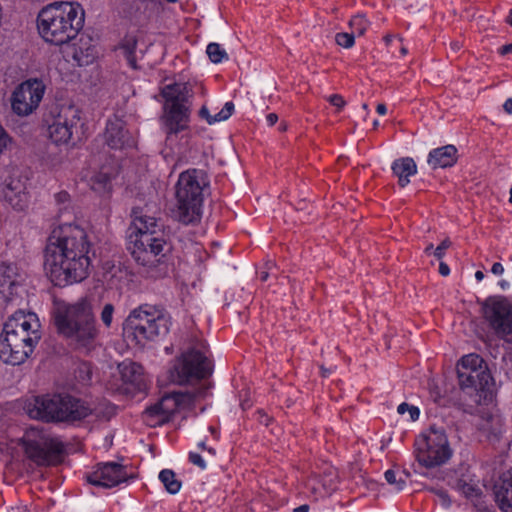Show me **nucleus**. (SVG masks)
Instances as JSON below:
<instances>
[{"instance_id":"nucleus-16","label":"nucleus","mask_w":512,"mask_h":512,"mask_svg":"<svg viewBox=\"0 0 512 512\" xmlns=\"http://www.w3.org/2000/svg\"><path fill=\"white\" fill-rule=\"evenodd\" d=\"M484 319L498 337L512 334V303L503 296L487 298L482 305Z\"/></svg>"},{"instance_id":"nucleus-9","label":"nucleus","mask_w":512,"mask_h":512,"mask_svg":"<svg viewBox=\"0 0 512 512\" xmlns=\"http://www.w3.org/2000/svg\"><path fill=\"white\" fill-rule=\"evenodd\" d=\"M19 445L25 457L38 467L56 466L63 461V441L43 427L27 428L19 440Z\"/></svg>"},{"instance_id":"nucleus-7","label":"nucleus","mask_w":512,"mask_h":512,"mask_svg":"<svg viewBox=\"0 0 512 512\" xmlns=\"http://www.w3.org/2000/svg\"><path fill=\"white\" fill-rule=\"evenodd\" d=\"M171 324V317L163 308L145 304L130 312L123 333L134 345L144 346L148 341L166 336Z\"/></svg>"},{"instance_id":"nucleus-42","label":"nucleus","mask_w":512,"mask_h":512,"mask_svg":"<svg viewBox=\"0 0 512 512\" xmlns=\"http://www.w3.org/2000/svg\"><path fill=\"white\" fill-rule=\"evenodd\" d=\"M451 246V241L447 238L444 239L434 250V256L441 260L444 257L445 250Z\"/></svg>"},{"instance_id":"nucleus-6","label":"nucleus","mask_w":512,"mask_h":512,"mask_svg":"<svg viewBox=\"0 0 512 512\" xmlns=\"http://www.w3.org/2000/svg\"><path fill=\"white\" fill-rule=\"evenodd\" d=\"M30 418L47 423H73L92 414L83 400L67 393L37 396L26 405Z\"/></svg>"},{"instance_id":"nucleus-50","label":"nucleus","mask_w":512,"mask_h":512,"mask_svg":"<svg viewBox=\"0 0 512 512\" xmlns=\"http://www.w3.org/2000/svg\"><path fill=\"white\" fill-rule=\"evenodd\" d=\"M194 465H197L202 469L205 468V462L202 456L194 453Z\"/></svg>"},{"instance_id":"nucleus-46","label":"nucleus","mask_w":512,"mask_h":512,"mask_svg":"<svg viewBox=\"0 0 512 512\" xmlns=\"http://www.w3.org/2000/svg\"><path fill=\"white\" fill-rule=\"evenodd\" d=\"M256 414L258 422L264 426H268L272 420L263 410H258Z\"/></svg>"},{"instance_id":"nucleus-22","label":"nucleus","mask_w":512,"mask_h":512,"mask_svg":"<svg viewBox=\"0 0 512 512\" xmlns=\"http://www.w3.org/2000/svg\"><path fill=\"white\" fill-rule=\"evenodd\" d=\"M477 430L480 441L495 445L504 432V421L500 415L483 413L477 423Z\"/></svg>"},{"instance_id":"nucleus-26","label":"nucleus","mask_w":512,"mask_h":512,"mask_svg":"<svg viewBox=\"0 0 512 512\" xmlns=\"http://www.w3.org/2000/svg\"><path fill=\"white\" fill-rule=\"evenodd\" d=\"M458 159L457 148L448 144L439 148H435L429 152L428 164L433 168L452 167Z\"/></svg>"},{"instance_id":"nucleus-13","label":"nucleus","mask_w":512,"mask_h":512,"mask_svg":"<svg viewBox=\"0 0 512 512\" xmlns=\"http://www.w3.org/2000/svg\"><path fill=\"white\" fill-rule=\"evenodd\" d=\"M214 360L207 341L194 331V402L211 395Z\"/></svg>"},{"instance_id":"nucleus-33","label":"nucleus","mask_w":512,"mask_h":512,"mask_svg":"<svg viewBox=\"0 0 512 512\" xmlns=\"http://www.w3.org/2000/svg\"><path fill=\"white\" fill-rule=\"evenodd\" d=\"M370 22L365 18L364 15L359 14L354 17L349 22V26L354 32V35L362 36L367 28L369 27Z\"/></svg>"},{"instance_id":"nucleus-58","label":"nucleus","mask_w":512,"mask_h":512,"mask_svg":"<svg viewBox=\"0 0 512 512\" xmlns=\"http://www.w3.org/2000/svg\"><path fill=\"white\" fill-rule=\"evenodd\" d=\"M475 278L478 280V281H481L483 278H484V273L480 270L476 271L475 273Z\"/></svg>"},{"instance_id":"nucleus-64","label":"nucleus","mask_w":512,"mask_h":512,"mask_svg":"<svg viewBox=\"0 0 512 512\" xmlns=\"http://www.w3.org/2000/svg\"><path fill=\"white\" fill-rule=\"evenodd\" d=\"M479 512H495L494 510H490V509H487V508H483V509H479Z\"/></svg>"},{"instance_id":"nucleus-8","label":"nucleus","mask_w":512,"mask_h":512,"mask_svg":"<svg viewBox=\"0 0 512 512\" xmlns=\"http://www.w3.org/2000/svg\"><path fill=\"white\" fill-rule=\"evenodd\" d=\"M457 377L460 389L475 404L492 401L495 387L494 379L487 363L478 354H468L457 364Z\"/></svg>"},{"instance_id":"nucleus-35","label":"nucleus","mask_w":512,"mask_h":512,"mask_svg":"<svg viewBox=\"0 0 512 512\" xmlns=\"http://www.w3.org/2000/svg\"><path fill=\"white\" fill-rule=\"evenodd\" d=\"M384 477L387 483L394 485L397 491L403 490L406 486V480L401 476L397 477L396 472L392 469L387 470L384 474Z\"/></svg>"},{"instance_id":"nucleus-57","label":"nucleus","mask_w":512,"mask_h":512,"mask_svg":"<svg viewBox=\"0 0 512 512\" xmlns=\"http://www.w3.org/2000/svg\"><path fill=\"white\" fill-rule=\"evenodd\" d=\"M462 47L461 43L458 42V41H455V42H452L451 43V49L456 52L458 51L460 48Z\"/></svg>"},{"instance_id":"nucleus-62","label":"nucleus","mask_w":512,"mask_h":512,"mask_svg":"<svg viewBox=\"0 0 512 512\" xmlns=\"http://www.w3.org/2000/svg\"><path fill=\"white\" fill-rule=\"evenodd\" d=\"M275 267V264L273 262H267L266 263V268H267V271L269 272L272 268Z\"/></svg>"},{"instance_id":"nucleus-60","label":"nucleus","mask_w":512,"mask_h":512,"mask_svg":"<svg viewBox=\"0 0 512 512\" xmlns=\"http://www.w3.org/2000/svg\"><path fill=\"white\" fill-rule=\"evenodd\" d=\"M268 277H269V272L268 271H263L261 273V277L260 278H261L262 281H266L268 279Z\"/></svg>"},{"instance_id":"nucleus-37","label":"nucleus","mask_w":512,"mask_h":512,"mask_svg":"<svg viewBox=\"0 0 512 512\" xmlns=\"http://www.w3.org/2000/svg\"><path fill=\"white\" fill-rule=\"evenodd\" d=\"M336 43L344 48H350L354 45L355 35L351 33H337L335 36Z\"/></svg>"},{"instance_id":"nucleus-20","label":"nucleus","mask_w":512,"mask_h":512,"mask_svg":"<svg viewBox=\"0 0 512 512\" xmlns=\"http://www.w3.org/2000/svg\"><path fill=\"white\" fill-rule=\"evenodd\" d=\"M129 478L126 467L116 462L99 463L94 471L86 475L89 484L106 489L116 487Z\"/></svg>"},{"instance_id":"nucleus-28","label":"nucleus","mask_w":512,"mask_h":512,"mask_svg":"<svg viewBox=\"0 0 512 512\" xmlns=\"http://www.w3.org/2000/svg\"><path fill=\"white\" fill-rule=\"evenodd\" d=\"M234 112V104L233 102L229 101L226 102L224 107L221 109L220 112L212 116L209 113L208 108L206 105H203L200 110L198 111V116L200 119L205 120L208 124H214L216 122L225 121L227 120Z\"/></svg>"},{"instance_id":"nucleus-27","label":"nucleus","mask_w":512,"mask_h":512,"mask_svg":"<svg viewBox=\"0 0 512 512\" xmlns=\"http://www.w3.org/2000/svg\"><path fill=\"white\" fill-rule=\"evenodd\" d=\"M392 171L398 177V183L401 187H405L409 182V176L415 175L417 166L415 161L410 157L396 159L392 164Z\"/></svg>"},{"instance_id":"nucleus-56","label":"nucleus","mask_w":512,"mask_h":512,"mask_svg":"<svg viewBox=\"0 0 512 512\" xmlns=\"http://www.w3.org/2000/svg\"><path fill=\"white\" fill-rule=\"evenodd\" d=\"M376 111L380 115H384L386 113V111H387V108H386L385 104L380 103V104L377 105Z\"/></svg>"},{"instance_id":"nucleus-14","label":"nucleus","mask_w":512,"mask_h":512,"mask_svg":"<svg viewBox=\"0 0 512 512\" xmlns=\"http://www.w3.org/2000/svg\"><path fill=\"white\" fill-rule=\"evenodd\" d=\"M195 158L197 161H194V226L204 214L205 202L208 203V209L211 204L208 170L214 160L212 147L203 148L199 155H194Z\"/></svg>"},{"instance_id":"nucleus-51","label":"nucleus","mask_w":512,"mask_h":512,"mask_svg":"<svg viewBox=\"0 0 512 512\" xmlns=\"http://www.w3.org/2000/svg\"><path fill=\"white\" fill-rule=\"evenodd\" d=\"M266 119H267L268 124L270 126H273V125H275L277 123L278 116L275 113H270V114L267 115Z\"/></svg>"},{"instance_id":"nucleus-43","label":"nucleus","mask_w":512,"mask_h":512,"mask_svg":"<svg viewBox=\"0 0 512 512\" xmlns=\"http://www.w3.org/2000/svg\"><path fill=\"white\" fill-rule=\"evenodd\" d=\"M194 256H197V261L204 262L209 258L208 252L203 248L202 244L194 242Z\"/></svg>"},{"instance_id":"nucleus-24","label":"nucleus","mask_w":512,"mask_h":512,"mask_svg":"<svg viewBox=\"0 0 512 512\" xmlns=\"http://www.w3.org/2000/svg\"><path fill=\"white\" fill-rule=\"evenodd\" d=\"M20 278L16 264H0V301L7 302L11 300L16 287L20 284Z\"/></svg>"},{"instance_id":"nucleus-38","label":"nucleus","mask_w":512,"mask_h":512,"mask_svg":"<svg viewBox=\"0 0 512 512\" xmlns=\"http://www.w3.org/2000/svg\"><path fill=\"white\" fill-rule=\"evenodd\" d=\"M114 314V306L111 303H107L104 305L102 312H101V321L106 327H110L112 324Z\"/></svg>"},{"instance_id":"nucleus-18","label":"nucleus","mask_w":512,"mask_h":512,"mask_svg":"<svg viewBox=\"0 0 512 512\" xmlns=\"http://www.w3.org/2000/svg\"><path fill=\"white\" fill-rule=\"evenodd\" d=\"M192 172L187 169L180 173L175 185L174 201L169 206L172 219L189 225L192 223Z\"/></svg>"},{"instance_id":"nucleus-40","label":"nucleus","mask_w":512,"mask_h":512,"mask_svg":"<svg viewBox=\"0 0 512 512\" xmlns=\"http://www.w3.org/2000/svg\"><path fill=\"white\" fill-rule=\"evenodd\" d=\"M397 411L399 414H404L406 411H408L410 418L413 421L417 420L420 414L419 409L416 406L409 405L405 402L398 406Z\"/></svg>"},{"instance_id":"nucleus-41","label":"nucleus","mask_w":512,"mask_h":512,"mask_svg":"<svg viewBox=\"0 0 512 512\" xmlns=\"http://www.w3.org/2000/svg\"><path fill=\"white\" fill-rule=\"evenodd\" d=\"M326 100L335 107L336 112L339 113L346 106L345 99L340 94H332L326 97Z\"/></svg>"},{"instance_id":"nucleus-5","label":"nucleus","mask_w":512,"mask_h":512,"mask_svg":"<svg viewBox=\"0 0 512 512\" xmlns=\"http://www.w3.org/2000/svg\"><path fill=\"white\" fill-rule=\"evenodd\" d=\"M53 320L57 333L75 349L89 351L94 346L98 330L91 305L87 301L57 303Z\"/></svg>"},{"instance_id":"nucleus-45","label":"nucleus","mask_w":512,"mask_h":512,"mask_svg":"<svg viewBox=\"0 0 512 512\" xmlns=\"http://www.w3.org/2000/svg\"><path fill=\"white\" fill-rule=\"evenodd\" d=\"M461 486L463 488L464 494L468 497L473 496V495H475V496L480 495V490L473 487L472 485L463 483Z\"/></svg>"},{"instance_id":"nucleus-59","label":"nucleus","mask_w":512,"mask_h":512,"mask_svg":"<svg viewBox=\"0 0 512 512\" xmlns=\"http://www.w3.org/2000/svg\"><path fill=\"white\" fill-rule=\"evenodd\" d=\"M499 286L502 288V289H506L509 287V283L506 281V280H501L499 282Z\"/></svg>"},{"instance_id":"nucleus-12","label":"nucleus","mask_w":512,"mask_h":512,"mask_svg":"<svg viewBox=\"0 0 512 512\" xmlns=\"http://www.w3.org/2000/svg\"><path fill=\"white\" fill-rule=\"evenodd\" d=\"M49 138L56 145L67 144L81 120L80 110L73 106H52L45 114Z\"/></svg>"},{"instance_id":"nucleus-10","label":"nucleus","mask_w":512,"mask_h":512,"mask_svg":"<svg viewBox=\"0 0 512 512\" xmlns=\"http://www.w3.org/2000/svg\"><path fill=\"white\" fill-rule=\"evenodd\" d=\"M163 98V121L167 133H178L187 128L189 122V85L172 83L161 88Z\"/></svg>"},{"instance_id":"nucleus-53","label":"nucleus","mask_w":512,"mask_h":512,"mask_svg":"<svg viewBox=\"0 0 512 512\" xmlns=\"http://www.w3.org/2000/svg\"><path fill=\"white\" fill-rule=\"evenodd\" d=\"M503 109L506 113L512 114V98H509L503 104Z\"/></svg>"},{"instance_id":"nucleus-30","label":"nucleus","mask_w":512,"mask_h":512,"mask_svg":"<svg viewBox=\"0 0 512 512\" xmlns=\"http://www.w3.org/2000/svg\"><path fill=\"white\" fill-rule=\"evenodd\" d=\"M159 480L170 494H176L181 488V481L176 478V474L170 469L160 471Z\"/></svg>"},{"instance_id":"nucleus-47","label":"nucleus","mask_w":512,"mask_h":512,"mask_svg":"<svg viewBox=\"0 0 512 512\" xmlns=\"http://www.w3.org/2000/svg\"><path fill=\"white\" fill-rule=\"evenodd\" d=\"M199 94L202 97L206 95V90L202 82H198L194 80V95Z\"/></svg>"},{"instance_id":"nucleus-55","label":"nucleus","mask_w":512,"mask_h":512,"mask_svg":"<svg viewBox=\"0 0 512 512\" xmlns=\"http://www.w3.org/2000/svg\"><path fill=\"white\" fill-rule=\"evenodd\" d=\"M309 505L307 504H303V505H300L299 507L295 508L294 509V512H309Z\"/></svg>"},{"instance_id":"nucleus-54","label":"nucleus","mask_w":512,"mask_h":512,"mask_svg":"<svg viewBox=\"0 0 512 512\" xmlns=\"http://www.w3.org/2000/svg\"><path fill=\"white\" fill-rule=\"evenodd\" d=\"M512 53V42L510 44L504 45L500 49V54L506 55Z\"/></svg>"},{"instance_id":"nucleus-15","label":"nucleus","mask_w":512,"mask_h":512,"mask_svg":"<svg viewBox=\"0 0 512 512\" xmlns=\"http://www.w3.org/2000/svg\"><path fill=\"white\" fill-rule=\"evenodd\" d=\"M192 403V394L186 391H173L159 402L148 407L142 414L143 421L150 427L161 426L170 421L172 415L182 406Z\"/></svg>"},{"instance_id":"nucleus-39","label":"nucleus","mask_w":512,"mask_h":512,"mask_svg":"<svg viewBox=\"0 0 512 512\" xmlns=\"http://www.w3.org/2000/svg\"><path fill=\"white\" fill-rule=\"evenodd\" d=\"M55 201L59 206H61L59 208V212L63 213V211H66L70 205V195L66 191H61L55 194Z\"/></svg>"},{"instance_id":"nucleus-34","label":"nucleus","mask_w":512,"mask_h":512,"mask_svg":"<svg viewBox=\"0 0 512 512\" xmlns=\"http://www.w3.org/2000/svg\"><path fill=\"white\" fill-rule=\"evenodd\" d=\"M206 53L213 63H220L222 62V60L228 59V54L226 53V51L222 49L220 45L217 43H210L207 46Z\"/></svg>"},{"instance_id":"nucleus-23","label":"nucleus","mask_w":512,"mask_h":512,"mask_svg":"<svg viewBox=\"0 0 512 512\" xmlns=\"http://www.w3.org/2000/svg\"><path fill=\"white\" fill-rule=\"evenodd\" d=\"M105 142L112 149H123L132 147L134 139L125 128L124 123L119 120H109L106 124Z\"/></svg>"},{"instance_id":"nucleus-31","label":"nucleus","mask_w":512,"mask_h":512,"mask_svg":"<svg viewBox=\"0 0 512 512\" xmlns=\"http://www.w3.org/2000/svg\"><path fill=\"white\" fill-rule=\"evenodd\" d=\"M72 57L79 66L88 65L94 60L95 51L90 44L85 48L77 46L73 49Z\"/></svg>"},{"instance_id":"nucleus-49","label":"nucleus","mask_w":512,"mask_h":512,"mask_svg":"<svg viewBox=\"0 0 512 512\" xmlns=\"http://www.w3.org/2000/svg\"><path fill=\"white\" fill-rule=\"evenodd\" d=\"M439 273L442 276H444V277L449 275L450 268H449V266L445 262H440V264H439Z\"/></svg>"},{"instance_id":"nucleus-1","label":"nucleus","mask_w":512,"mask_h":512,"mask_svg":"<svg viewBox=\"0 0 512 512\" xmlns=\"http://www.w3.org/2000/svg\"><path fill=\"white\" fill-rule=\"evenodd\" d=\"M86 231L74 224L55 228L45 248L44 267L55 286H67L87 278L91 259Z\"/></svg>"},{"instance_id":"nucleus-21","label":"nucleus","mask_w":512,"mask_h":512,"mask_svg":"<svg viewBox=\"0 0 512 512\" xmlns=\"http://www.w3.org/2000/svg\"><path fill=\"white\" fill-rule=\"evenodd\" d=\"M168 378L171 383L183 386L192 381V347H187L172 362L168 370Z\"/></svg>"},{"instance_id":"nucleus-44","label":"nucleus","mask_w":512,"mask_h":512,"mask_svg":"<svg viewBox=\"0 0 512 512\" xmlns=\"http://www.w3.org/2000/svg\"><path fill=\"white\" fill-rule=\"evenodd\" d=\"M10 137L5 131V129L0 125V153L4 151V149L7 147L8 143L10 142Z\"/></svg>"},{"instance_id":"nucleus-25","label":"nucleus","mask_w":512,"mask_h":512,"mask_svg":"<svg viewBox=\"0 0 512 512\" xmlns=\"http://www.w3.org/2000/svg\"><path fill=\"white\" fill-rule=\"evenodd\" d=\"M494 495L502 512H512V472L503 473L494 486Z\"/></svg>"},{"instance_id":"nucleus-3","label":"nucleus","mask_w":512,"mask_h":512,"mask_svg":"<svg viewBox=\"0 0 512 512\" xmlns=\"http://www.w3.org/2000/svg\"><path fill=\"white\" fill-rule=\"evenodd\" d=\"M40 328L35 313L15 312L4 323L0 334V359L11 365L25 362L41 339Z\"/></svg>"},{"instance_id":"nucleus-4","label":"nucleus","mask_w":512,"mask_h":512,"mask_svg":"<svg viewBox=\"0 0 512 512\" xmlns=\"http://www.w3.org/2000/svg\"><path fill=\"white\" fill-rule=\"evenodd\" d=\"M85 23V10L78 2H53L37 16L40 36L48 43L61 46L74 40Z\"/></svg>"},{"instance_id":"nucleus-61","label":"nucleus","mask_w":512,"mask_h":512,"mask_svg":"<svg viewBox=\"0 0 512 512\" xmlns=\"http://www.w3.org/2000/svg\"><path fill=\"white\" fill-rule=\"evenodd\" d=\"M321 372L323 377H327L328 374L330 373V370L326 369L324 366H321Z\"/></svg>"},{"instance_id":"nucleus-11","label":"nucleus","mask_w":512,"mask_h":512,"mask_svg":"<svg viewBox=\"0 0 512 512\" xmlns=\"http://www.w3.org/2000/svg\"><path fill=\"white\" fill-rule=\"evenodd\" d=\"M416 460L421 466L433 468L446 463L452 456L447 435L443 428L431 426L428 434L415 441Z\"/></svg>"},{"instance_id":"nucleus-63","label":"nucleus","mask_w":512,"mask_h":512,"mask_svg":"<svg viewBox=\"0 0 512 512\" xmlns=\"http://www.w3.org/2000/svg\"><path fill=\"white\" fill-rule=\"evenodd\" d=\"M507 23L512 26V9L509 12V15L507 17Z\"/></svg>"},{"instance_id":"nucleus-48","label":"nucleus","mask_w":512,"mask_h":512,"mask_svg":"<svg viewBox=\"0 0 512 512\" xmlns=\"http://www.w3.org/2000/svg\"><path fill=\"white\" fill-rule=\"evenodd\" d=\"M491 272L494 275H502L504 272V267L501 263L496 262L492 265Z\"/></svg>"},{"instance_id":"nucleus-36","label":"nucleus","mask_w":512,"mask_h":512,"mask_svg":"<svg viewBox=\"0 0 512 512\" xmlns=\"http://www.w3.org/2000/svg\"><path fill=\"white\" fill-rule=\"evenodd\" d=\"M428 491L435 494L438 497L440 504L444 508H449L451 506L452 501L446 490L442 488L430 487L428 488Z\"/></svg>"},{"instance_id":"nucleus-2","label":"nucleus","mask_w":512,"mask_h":512,"mask_svg":"<svg viewBox=\"0 0 512 512\" xmlns=\"http://www.w3.org/2000/svg\"><path fill=\"white\" fill-rule=\"evenodd\" d=\"M159 211L156 204L152 207H134L132 209V226L135 234L130 235L132 257L135 261L150 269L160 264L166 245L163 239V224L155 214Z\"/></svg>"},{"instance_id":"nucleus-19","label":"nucleus","mask_w":512,"mask_h":512,"mask_svg":"<svg viewBox=\"0 0 512 512\" xmlns=\"http://www.w3.org/2000/svg\"><path fill=\"white\" fill-rule=\"evenodd\" d=\"M27 177L13 170L1 188L2 199L16 211H24L29 204Z\"/></svg>"},{"instance_id":"nucleus-32","label":"nucleus","mask_w":512,"mask_h":512,"mask_svg":"<svg viewBox=\"0 0 512 512\" xmlns=\"http://www.w3.org/2000/svg\"><path fill=\"white\" fill-rule=\"evenodd\" d=\"M111 180L112 177L104 172H100L94 176L92 182V188L96 191H107L111 190Z\"/></svg>"},{"instance_id":"nucleus-29","label":"nucleus","mask_w":512,"mask_h":512,"mask_svg":"<svg viewBox=\"0 0 512 512\" xmlns=\"http://www.w3.org/2000/svg\"><path fill=\"white\" fill-rule=\"evenodd\" d=\"M137 47V39L134 35H126L120 43V49L133 69H137L135 51Z\"/></svg>"},{"instance_id":"nucleus-52","label":"nucleus","mask_w":512,"mask_h":512,"mask_svg":"<svg viewBox=\"0 0 512 512\" xmlns=\"http://www.w3.org/2000/svg\"><path fill=\"white\" fill-rule=\"evenodd\" d=\"M140 368H141V367H140L139 365H137L136 363H131L129 366H126L124 370H125V371L130 370V372L134 374V373H136ZM124 376H125V377L127 376L126 372H124Z\"/></svg>"},{"instance_id":"nucleus-17","label":"nucleus","mask_w":512,"mask_h":512,"mask_svg":"<svg viewBox=\"0 0 512 512\" xmlns=\"http://www.w3.org/2000/svg\"><path fill=\"white\" fill-rule=\"evenodd\" d=\"M45 92L41 80L29 79L19 84L12 93L11 107L15 114L27 116L40 104Z\"/></svg>"}]
</instances>
